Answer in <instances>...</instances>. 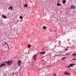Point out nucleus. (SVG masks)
<instances>
[{
	"mask_svg": "<svg viewBox=\"0 0 76 76\" xmlns=\"http://www.w3.org/2000/svg\"><path fill=\"white\" fill-rule=\"evenodd\" d=\"M13 62L12 61H5L4 62V64L7 63L8 66H10L11 65V64Z\"/></svg>",
	"mask_w": 76,
	"mask_h": 76,
	"instance_id": "1",
	"label": "nucleus"
},
{
	"mask_svg": "<svg viewBox=\"0 0 76 76\" xmlns=\"http://www.w3.org/2000/svg\"><path fill=\"white\" fill-rule=\"evenodd\" d=\"M37 54H34L33 56V59L34 61H36V58L37 57Z\"/></svg>",
	"mask_w": 76,
	"mask_h": 76,
	"instance_id": "2",
	"label": "nucleus"
},
{
	"mask_svg": "<svg viewBox=\"0 0 76 76\" xmlns=\"http://www.w3.org/2000/svg\"><path fill=\"white\" fill-rule=\"evenodd\" d=\"M21 63V61L20 60H19V61L18 62V66H20V64Z\"/></svg>",
	"mask_w": 76,
	"mask_h": 76,
	"instance_id": "3",
	"label": "nucleus"
},
{
	"mask_svg": "<svg viewBox=\"0 0 76 76\" xmlns=\"http://www.w3.org/2000/svg\"><path fill=\"white\" fill-rule=\"evenodd\" d=\"M71 8L72 9H75L76 8V7L75 6H71Z\"/></svg>",
	"mask_w": 76,
	"mask_h": 76,
	"instance_id": "4",
	"label": "nucleus"
},
{
	"mask_svg": "<svg viewBox=\"0 0 76 76\" xmlns=\"http://www.w3.org/2000/svg\"><path fill=\"white\" fill-rule=\"evenodd\" d=\"M64 74L65 75H69L70 74V73L69 72H65Z\"/></svg>",
	"mask_w": 76,
	"mask_h": 76,
	"instance_id": "5",
	"label": "nucleus"
},
{
	"mask_svg": "<svg viewBox=\"0 0 76 76\" xmlns=\"http://www.w3.org/2000/svg\"><path fill=\"white\" fill-rule=\"evenodd\" d=\"M2 17L4 18V19H6L7 17L6 16H4V15H2Z\"/></svg>",
	"mask_w": 76,
	"mask_h": 76,
	"instance_id": "6",
	"label": "nucleus"
},
{
	"mask_svg": "<svg viewBox=\"0 0 76 76\" xmlns=\"http://www.w3.org/2000/svg\"><path fill=\"white\" fill-rule=\"evenodd\" d=\"M5 66V64H1V65H0V67H1L3 66Z\"/></svg>",
	"mask_w": 76,
	"mask_h": 76,
	"instance_id": "7",
	"label": "nucleus"
},
{
	"mask_svg": "<svg viewBox=\"0 0 76 76\" xmlns=\"http://www.w3.org/2000/svg\"><path fill=\"white\" fill-rule=\"evenodd\" d=\"M8 9H11V10H13V7L12 6H10L8 8Z\"/></svg>",
	"mask_w": 76,
	"mask_h": 76,
	"instance_id": "8",
	"label": "nucleus"
},
{
	"mask_svg": "<svg viewBox=\"0 0 76 76\" xmlns=\"http://www.w3.org/2000/svg\"><path fill=\"white\" fill-rule=\"evenodd\" d=\"M75 64H70V66H71V67H72L73 66H74L75 65Z\"/></svg>",
	"mask_w": 76,
	"mask_h": 76,
	"instance_id": "9",
	"label": "nucleus"
},
{
	"mask_svg": "<svg viewBox=\"0 0 76 76\" xmlns=\"http://www.w3.org/2000/svg\"><path fill=\"white\" fill-rule=\"evenodd\" d=\"M47 28L45 26H43L42 27V29H46Z\"/></svg>",
	"mask_w": 76,
	"mask_h": 76,
	"instance_id": "10",
	"label": "nucleus"
},
{
	"mask_svg": "<svg viewBox=\"0 0 76 76\" xmlns=\"http://www.w3.org/2000/svg\"><path fill=\"white\" fill-rule=\"evenodd\" d=\"M63 2L64 4H65L66 3V1L65 0H63Z\"/></svg>",
	"mask_w": 76,
	"mask_h": 76,
	"instance_id": "11",
	"label": "nucleus"
},
{
	"mask_svg": "<svg viewBox=\"0 0 76 76\" xmlns=\"http://www.w3.org/2000/svg\"><path fill=\"white\" fill-rule=\"evenodd\" d=\"M61 56V54H60L59 55H56V56H54L53 57H55L56 56Z\"/></svg>",
	"mask_w": 76,
	"mask_h": 76,
	"instance_id": "12",
	"label": "nucleus"
},
{
	"mask_svg": "<svg viewBox=\"0 0 76 76\" xmlns=\"http://www.w3.org/2000/svg\"><path fill=\"white\" fill-rule=\"evenodd\" d=\"M19 18L20 19H23V17L22 16H20Z\"/></svg>",
	"mask_w": 76,
	"mask_h": 76,
	"instance_id": "13",
	"label": "nucleus"
},
{
	"mask_svg": "<svg viewBox=\"0 0 76 76\" xmlns=\"http://www.w3.org/2000/svg\"><path fill=\"white\" fill-rule=\"evenodd\" d=\"M31 46V45L30 44H29L28 46V48H30Z\"/></svg>",
	"mask_w": 76,
	"mask_h": 76,
	"instance_id": "14",
	"label": "nucleus"
},
{
	"mask_svg": "<svg viewBox=\"0 0 76 76\" xmlns=\"http://www.w3.org/2000/svg\"><path fill=\"white\" fill-rule=\"evenodd\" d=\"M57 5L58 6H60V4L59 3H58L57 4Z\"/></svg>",
	"mask_w": 76,
	"mask_h": 76,
	"instance_id": "15",
	"label": "nucleus"
},
{
	"mask_svg": "<svg viewBox=\"0 0 76 76\" xmlns=\"http://www.w3.org/2000/svg\"><path fill=\"white\" fill-rule=\"evenodd\" d=\"M69 53H67L66 54H65L64 55V56H69Z\"/></svg>",
	"mask_w": 76,
	"mask_h": 76,
	"instance_id": "16",
	"label": "nucleus"
},
{
	"mask_svg": "<svg viewBox=\"0 0 76 76\" xmlns=\"http://www.w3.org/2000/svg\"><path fill=\"white\" fill-rule=\"evenodd\" d=\"M24 7H27V4H26L25 5H24Z\"/></svg>",
	"mask_w": 76,
	"mask_h": 76,
	"instance_id": "17",
	"label": "nucleus"
},
{
	"mask_svg": "<svg viewBox=\"0 0 76 76\" xmlns=\"http://www.w3.org/2000/svg\"><path fill=\"white\" fill-rule=\"evenodd\" d=\"M73 56H76V53H74L72 54Z\"/></svg>",
	"mask_w": 76,
	"mask_h": 76,
	"instance_id": "18",
	"label": "nucleus"
},
{
	"mask_svg": "<svg viewBox=\"0 0 76 76\" xmlns=\"http://www.w3.org/2000/svg\"><path fill=\"white\" fill-rule=\"evenodd\" d=\"M66 58L65 57H64L63 58H61V60H63V59H64Z\"/></svg>",
	"mask_w": 76,
	"mask_h": 76,
	"instance_id": "19",
	"label": "nucleus"
},
{
	"mask_svg": "<svg viewBox=\"0 0 76 76\" xmlns=\"http://www.w3.org/2000/svg\"><path fill=\"white\" fill-rule=\"evenodd\" d=\"M42 53H43V55L45 54V52H42Z\"/></svg>",
	"mask_w": 76,
	"mask_h": 76,
	"instance_id": "20",
	"label": "nucleus"
},
{
	"mask_svg": "<svg viewBox=\"0 0 76 76\" xmlns=\"http://www.w3.org/2000/svg\"><path fill=\"white\" fill-rule=\"evenodd\" d=\"M23 66H22L21 67H20L19 71H20L21 70V68H22V67H23Z\"/></svg>",
	"mask_w": 76,
	"mask_h": 76,
	"instance_id": "21",
	"label": "nucleus"
},
{
	"mask_svg": "<svg viewBox=\"0 0 76 76\" xmlns=\"http://www.w3.org/2000/svg\"><path fill=\"white\" fill-rule=\"evenodd\" d=\"M71 67L70 65L67 66L68 68H70Z\"/></svg>",
	"mask_w": 76,
	"mask_h": 76,
	"instance_id": "22",
	"label": "nucleus"
},
{
	"mask_svg": "<svg viewBox=\"0 0 76 76\" xmlns=\"http://www.w3.org/2000/svg\"><path fill=\"white\" fill-rule=\"evenodd\" d=\"M53 75L54 76H56V75H55V73L53 74Z\"/></svg>",
	"mask_w": 76,
	"mask_h": 76,
	"instance_id": "23",
	"label": "nucleus"
},
{
	"mask_svg": "<svg viewBox=\"0 0 76 76\" xmlns=\"http://www.w3.org/2000/svg\"><path fill=\"white\" fill-rule=\"evenodd\" d=\"M68 50V49H65V51H66L67 50Z\"/></svg>",
	"mask_w": 76,
	"mask_h": 76,
	"instance_id": "24",
	"label": "nucleus"
},
{
	"mask_svg": "<svg viewBox=\"0 0 76 76\" xmlns=\"http://www.w3.org/2000/svg\"><path fill=\"white\" fill-rule=\"evenodd\" d=\"M15 74V73H13V74H11V75H14Z\"/></svg>",
	"mask_w": 76,
	"mask_h": 76,
	"instance_id": "25",
	"label": "nucleus"
},
{
	"mask_svg": "<svg viewBox=\"0 0 76 76\" xmlns=\"http://www.w3.org/2000/svg\"><path fill=\"white\" fill-rule=\"evenodd\" d=\"M5 43V45H7V43L6 42H4Z\"/></svg>",
	"mask_w": 76,
	"mask_h": 76,
	"instance_id": "26",
	"label": "nucleus"
},
{
	"mask_svg": "<svg viewBox=\"0 0 76 76\" xmlns=\"http://www.w3.org/2000/svg\"><path fill=\"white\" fill-rule=\"evenodd\" d=\"M42 53H43V52H40L39 53L40 54H42Z\"/></svg>",
	"mask_w": 76,
	"mask_h": 76,
	"instance_id": "27",
	"label": "nucleus"
},
{
	"mask_svg": "<svg viewBox=\"0 0 76 76\" xmlns=\"http://www.w3.org/2000/svg\"><path fill=\"white\" fill-rule=\"evenodd\" d=\"M73 60L76 61V59L74 58V59H73Z\"/></svg>",
	"mask_w": 76,
	"mask_h": 76,
	"instance_id": "28",
	"label": "nucleus"
},
{
	"mask_svg": "<svg viewBox=\"0 0 76 76\" xmlns=\"http://www.w3.org/2000/svg\"><path fill=\"white\" fill-rule=\"evenodd\" d=\"M7 46H8V47H9V45H8V44H7Z\"/></svg>",
	"mask_w": 76,
	"mask_h": 76,
	"instance_id": "29",
	"label": "nucleus"
},
{
	"mask_svg": "<svg viewBox=\"0 0 76 76\" xmlns=\"http://www.w3.org/2000/svg\"><path fill=\"white\" fill-rule=\"evenodd\" d=\"M33 3V2L31 1V4H32Z\"/></svg>",
	"mask_w": 76,
	"mask_h": 76,
	"instance_id": "30",
	"label": "nucleus"
},
{
	"mask_svg": "<svg viewBox=\"0 0 76 76\" xmlns=\"http://www.w3.org/2000/svg\"><path fill=\"white\" fill-rule=\"evenodd\" d=\"M5 44H4V45H3V46H5Z\"/></svg>",
	"mask_w": 76,
	"mask_h": 76,
	"instance_id": "31",
	"label": "nucleus"
},
{
	"mask_svg": "<svg viewBox=\"0 0 76 76\" xmlns=\"http://www.w3.org/2000/svg\"><path fill=\"white\" fill-rule=\"evenodd\" d=\"M8 48L9 49V47H8Z\"/></svg>",
	"mask_w": 76,
	"mask_h": 76,
	"instance_id": "32",
	"label": "nucleus"
},
{
	"mask_svg": "<svg viewBox=\"0 0 76 76\" xmlns=\"http://www.w3.org/2000/svg\"><path fill=\"white\" fill-rule=\"evenodd\" d=\"M48 75V74H45V75Z\"/></svg>",
	"mask_w": 76,
	"mask_h": 76,
	"instance_id": "33",
	"label": "nucleus"
},
{
	"mask_svg": "<svg viewBox=\"0 0 76 76\" xmlns=\"http://www.w3.org/2000/svg\"><path fill=\"white\" fill-rule=\"evenodd\" d=\"M16 58V57H15V58Z\"/></svg>",
	"mask_w": 76,
	"mask_h": 76,
	"instance_id": "34",
	"label": "nucleus"
},
{
	"mask_svg": "<svg viewBox=\"0 0 76 76\" xmlns=\"http://www.w3.org/2000/svg\"><path fill=\"white\" fill-rule=\"evenodd\" d=\"M69 44H70V42H69Z\"/></svg>",
	"mask_w": 76,
	"mask_h": 76,
	"instance_id": "35",
	"label": "nucleus"
},
{
	"mask_svg": "<svg viewBox=\"0 0 76 76\" xmlns=\"http://www.w3.org/2000/svg\"><path fill=\"white\" fill-rule=\"evenodd\" d=\"M21 31V32H23V31Z\"/></svg>",
	"mask_w": 76,
	"mask_h": 76,
	"instance_id": "36",
	"label": "nucleus"
},
{
	"mask_svg": "<svg viewBox=\"0 0 76 76\" xmlns=\"http://www.w3.org/2000/svg\"><path fill=\"white\" fill-rule=\"evenodd\" d=\"M19 71H20V70H19Z\"/></svg>",
	"mask_w": 76,
	"mask_h": 76,
	"instance_id": "37",
	"label": "nucleus"
},
{
	"mask_svg": "<svg viewBox=\"0 0 76 76\" xmlns=\"http://www.w3.org/2000/svg\"><path fill=\"white\" fill-rule=\"evenodd\" d=\"M75 57H76V56H75Z\"/></svg>",
	"mask_w": 76,
	"mask_h": 76,
	"instance_id": "38",
	"label": "nucleus"
}]
</instances>
